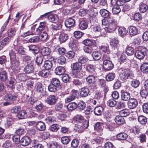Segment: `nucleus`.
Listing matches in <instances>:
<instances>
[{"mask_svg":"<svg viewBox=\"0 0 148 148\" xmlns=\"http://www.w3.org/2000/svg\"><path fill=\"white\" fill-rule=\"evenodd\" d=\"M58 88L55 86L52 85L51 83L48 87L49 90L51 92H55L58 90Z\"/></svg>","mask_w":148,"mask_h":148,"instance_id":"nucleus-59","label":"nucleus"},{"mask_svg":"<svg viewBox=\"0 0 148 148\" xmlns=\"http://www.w3.org/2000/svg\"><path fill=\"white\" fill-rule=\"evenodd\" d=\"M39 40V38L38 36H35L32 37L29 40V42L31 43H35L38 42Z\"/></svg>","mask_w":148,"mask_h":148,"instance_id":"nucleus-62","label":"nucleus"},{"mask_svg":"<svg viewBox=\"0 0 148 148\" xmlns=\"http://www.w3.org/2000/svg\"><path fill=\"white\" fill-rule=\"evenodd\" d=\"M118 32L119 34L122 36L126 35L127 33V31L124 27H121L118 29Z\"/></svg>","mask_w":148,"mask_h":148,"instance_id":"nucleus-43","label":"nucleus"},{"mask_svg":"<svg viewBox=\"0 0 148 148\" xmlns=\"http://www.w3.org/2000/svg\"><path fill=\"white\" fill-rule=\"evenodd\" d=\"M138 120L139 123L141 124H145L147 121L146 118L143 115H140L138 116Z\"/></svg>","mask_w":148,"mask_h":148,"instance_id":"nucleus-38","label":"nucleus"},{"mask_svg":"<svg viewBox=\"0 0 148 148\" xmlns=\"http://www.w3.org/2000/svg\"><path fill=\"white\" fill-rule=\"evenodd\" d=\"M16 99V96L14 95H12L10 94H7L5 95L4 97V99L8 101H14Z\"/></svg>","mask_w":148,"mask_h":148,"instance_id":"nucleus-33","label":"nucleus"},{"mask_svg":"<svg viewBox=\"0 0 148 148\" xmlns=\"http://www.w3.org/2000/svg\"><path fill=\"white\" fill-rule=\"evenodd\" d=\"M60 128L59 125L57 124H53L50 127V130L52 132H56Z\"/></svg>","mask_w":148,"mask_h":148,"instance_id":"nucleus-51","label":"nucleus"},{"mask_svg":"<svg viewBox=\"0 0 148 148\" xmlns=\"http://www.w3.org/2000/svg\"><path fill=\"white\" fill-rule=\"evenodd\" d=\"M28 77L26 74L21 73L18 74L17 79L20 82H24L27 79Z\"/></svg>","mask_w":148,"mask_h":148,"instance_id":"nucleus-16","label":"nucleus"},{"mask_svg":"<svg viewBox=\"0 0 148 148\" xmlns=\"http://www.w3.org/2000/svg\"><path fill=\"white\" fill-rule=\"evenodd\" d=\"M121 73L120 74V77L122 81H124L127 79L130 76V72L128 69H124L122 70H120V71H121Z\"/></svg>","mask_w":148,"mask_h":148,"instance_id":"nucleus-4","label":"nucleus"},{"mask_svg":"<svg viewBox=\"0 0 148 148\" xmlns=\"http://www.w3.org/2000/svg\"><path fill=\"white\" fill-rule=\"evenodd\" d=\"M77 104L75 102L69 103L67 106V109L70 110H73L75 109L77 107Z\"/></svg>","mask_w":148,"mask_h":148,"instance_id":"nucleus-42","label":"nucleus"},{"mask_svg":"<svg viewBox=\"0 0 148 148\" xmlns=\"http://www.w3.org/2000/svg\"><path fill=\"white\" fill-rule=\"evenodd\" d=\"M86 69L88 72L93 73L95 71V66L92 65L88 64L86 66Z\"/></svg>","mask_w":148,"mask_h":148,"instance_id":"nucleus-53","label":"nucleus"},{"mask_svg":"<svg viewBox=\"0 0 148 148\" xmlns=\"http://www.w3.org/2000/svg\"><path fill=\"white\" fill-rule=\"evenodd\" d=\"M141 71L144 73L148 72V63H143L140 66Z\"/></svg>","mask_w":148,"mask_h":148,"instance_id":"nucleus-40","label":"nucleus"},{"mask_svg":"<svg viewBox=\"0 0 148 148\" xmlns=\"http://www.w3.org/2000/svg\"><path fill=\"white\" fill-rule=\"evenodd\" d=\"M121 97L122 99L125 101H128L131 98L130 94L127 92H123L122 94Z\"/></svg>","mask_w":148,"mask_h":148,"instance_id":"nucleus-27","label":"nucleus"},{"mask_svg":"<svg viewBox=\"0 0 148 148\" xmlns=\"http://www.w3.org/2000/svg\"><path fill=\"white\" fill-rule=\"evenodd\" d=\"M112 18H109L107 19H103L102 21V25L106 27L108 26L109 23L112 22Z\"/></svg>","mask_w":148,"mask_h":148,"instance_id":"nucleus-39","label":"nucleus"},{"mask_svg":"<svg viewBox=\"0 0 148 148\" xmlns=\"http://www.w3.org/2000/svg\"><path fill=\"white\" fill-rule=\"evenodd\" d=\"M138 104V102L137 99L134 98L130 99L127 103V106L130 109L134 108L137 106Z\"/></svg>","mask_w":148,"mask_h":148,"instance_id":"nucleus-5","label":"nucleus"},{"mask_svg":"<svg viewBox=\"0 0 148 148\" xmlns=\"http://www.w3.org/2000/svg\"><path fill=\"white\" fill-rule=\"evenodd\" d=\"M115 122L117 124H121L124 122V119L123 117L121 116H117L115 118Z\"/></svg>","mask_w":148,"mask_h":148,"instance_id":"nucleus-25","label":"nucleus"},{"mask_svg":"<svg viewBox=\"0 0 148 148\" xmlns=\"http://www.w3.org/2000/svg\"><path fill=\"white\" fill-rule=\"evenodd\" d=\"M86 107V104L83 101H80L77 105V107L80 110H83Z\"/></svg>","mask_w":148,"mask_h":148,"instance_id":"nucleus-63","label":"nucleus"},{"mask_svg":"<svg viewBox=\"0 0 148 148\" xmlns=\"http://www.w3.org/2000/svg\"><path fill=\"white\" fill-rule=\"evenodd\" d=\"M146 49L145 47H140L135 53V56L138 59H143L145 55Z\"/></svg>","mask_w":148,"mask_h":148,"instance_id":"nucleus-2","label":"nucleus"},{"mask_svg":"<svg viewBox=\"0 0 148 148\" xmlns=\"http://www.w3.org/2000/svg\"><path fill=\"white\" fill-rule=\"evenodd\" d=\"M104 28L101 29L99 26H95L92 29V31L97 33V35L98 36L102 35V33L105 34L106 32H104Z\"/></svg>","mask_w":148,"mask_h":148,"instance_id":"nucleus-9","label":"nucleus"},{"mask_svg":"<svg viewBox=\"0 0 148 148\" xmlns=\"http://www.w3.org/2000/svg\"><path fill=\"white\" fill-rule=\"evenodd\" d=\"M25 49L26 50L32 51L34 54L37 53L38 52V47L34 45L27 46L25 47Z\"/></svg>","mask_w":148,"mask_h":148,"instance_id":"nucleus-11","label":"nucleus"},{"mask_svg":"<svg viewBox=\"0 0 148 148\" xmlns=\"http://www.w3.org/2000/svg\"><path fill=\"white\" fill-rule=\"evenodd\" d=\"M48 38V35L45 32H43L40 34L39 39L42 41H46Z\"/></svg>","mask_w":148,"mask_h":148,"instance_id":"nucleus-49","label":"nucleus"},{"mask_svg":"<svg viewBox=\"0 0 148 148\" xmlns=\"http://www.w3.org/2000/svg\"><path fill=\"white\" fill-rule=\"evenodd\" d=\"M93 58L96 60H99L101 56V54L98 51H94L92 53Z\"/></svg>","mask_w":148,"mask_h":148,"instance_id":"nucleus-28","label":"nucleus"},{"mask_svg":"<svg viewBox=\"0 0 148 148\" xmlns=\"http://www.w3.org/2000/svg\"><path fill=\"white\" fill-rule=\"evenodd\" d=\"M51 83L52 85L58 87L60 85V82L59 80L56 78H53L52 79Z\"/></svg>","mask_w":148,"mask_h":148,"instance_id":"nucleus-50","label":"nucleus"},{"mask_svg":"<svg viewBox=\"0 0 148 148\" xmlns=\"http://www.w3.org/2000/svg\"><path fill=\"white\" fill-rule=\"evenodd\" d=\"M68 35L64 33L61 34L59 36V40L61 42H65L68 39Z\"/></svg>","mask_w":148,"mask_h":148,"instance_id":"nucleus-30","label":"nucleus"},{"mask_svg":"<svg viewBox=\"0 0 148 148\" xmlns=\"http://www.w3.org/2000/svg\"><path fill=\"white\" fill-rule=\"evenodd\" d=\"M75 23V20L71 18H69L66 20L64 24L66 27L69 28L74 26Z\"/></svg>","mask_w":148,"mask_h":148,"instance_id":"nucleus-12","label":"nucleus"},{"mask_svg":"<svg viewBox=\"0 0 148 148\" xmlns=\"http://www.w3.org/2000/svg\"><path fill=\"white\" fill-rule=\"evenodd\" d=\"M77 92L76 91H74L72 92L70 95L68 96L66 99V100L68 102H70L75 99L76 96V94Z\"/></svg>","mask_w":148,"mask_h":148,"instance_id":"nucleus-22","label":"nucleus"},{"mask_svg":"<svg viewBox=\"0 0 148 148\" xmlns=\"http://www.w3.org/2000/svg\"><path fill=\"white\" fill-rule=\"evenodd\" d=\"M103 67L107 70H110L114 67V64L112 62L109 60H106L103 61Z\"/></svg>","mask_w":148,"mask_h":148,"instance_id":"nucleus-7","label":"nucleus"},{"mask_svg":"<svg viewBox=\"0 0 148 148\" xmlns=\"http://www.w3.org/2000/svg\"><path fill=\"white\" fill-rule=\"evenodd\" d=\"M147 6L144 3L141 4L139 6V11L142 13L146 12L147 10Z\"/></svg>","mask_w":148,"mask_h":148,"instance_id":"nucleus-48","label":"nucleus"},{"mask_svg":"<svg viewBox=\"0 0 148 148\" xmlns=\"http://www.w3.org/2000/svg\"><path fill=\"white\" fill-rule=\"evenodd\" d=\"M117 108L118 109H121L124 108L125 107V103L123 102L120 101L117 103Z\"/></svg>","mask_w":148,"mask_h":148,"instance_id":"nucleus-64","label":"nucleus"},{"mask_svg":"<svg viewBox=\"0 0 148 148\" xmlns=\"http://www.w3.org/2000/svg\"><path fill=\"white\" fill-rule=\"evenodd\" d=\"M8 78L7 74L5 71H1L0 72V79L3 81H5Z\"/></svg>","mask_w":148,"mask_h":148,"instance_id":"nucleus-24","label":"nucleus"},{"mask_svg":"<svg viewBox=\"0 0 148 148\" xmlns=\"http://www.w3.org/2000/svg\"><path fill=\"white\" fill-rule=\"evenodd\" d=\"M49 72L47 70H43L40 71L38 74L40 76L44 77H47L49 75Z\"/></svg>","mask_w":148,"mask_h":148,"instance_id":"nucleus-47","label":"nucleus"},{"mask_svg":"<svg viewBox=\"0 0 148 148\" xmlns=\"http://www.w3.org/2000/svg\"><path fill=\"white\" fill-rule=\"evenodd\" d=\"M44 66L47 70L50 69L52 66V63L50 60H46L45 62Z\"/></svg>","mask_w":148,"mask_h":148,"instance_id":"nucleus-34","label":"nucleus"},{"mask_svg":"<svg viewBox=\"0 0 148 148\" xmlns=\"http://www.w3.org/2000/svg\"><path fill=\"white\" fill-rule=\"evenodd\" d=\"M57 98L54 95H50L48 96L46 99V102L50 105L55 104L57 102Z\"/></svg>","mask_w":148,"mask_h":148,"instance_id":"nucleus-8","label":"nucleus"},{"mask_svg":"<svg viewBox=\"0 0 148 148\" xmlns=\"http://www.w3.org/2000/svg\"><path fill=\"white\" fill-rule=\"evenodd\" d=\"M45 125L44 123L42 121L38 122L36 124V129L40 131H43L45 129Z\"/></svg>","mask_w":148,"mask_h":148,"instance_id":"nucleus-15","label":"nucleus"},{"mask_svg":"<svg viewBox=\"0 0 148 148\" xmlns=\"http://www.w3.org/2000/svg\"><path fill=\"white\" fill-rule=\"evenodd\" d=\"M128 32L129 34L131 35H135L138 33V29L134 26H131L128 28Z\"/></svg>","mask_w":148,"mask_h":148,"instance_id":"nucleus-18","label":"nucleus"},{"mask_svg":"<svg viewBox=\"0 0 148 148\" xmlns=\"http://www.w3.org/2000/svg\"><path fill=\"white\" fill-rule=\"evenodd\" d=\"M15 133L19 136L24 134L25 133L24 129L23 127H20L18 129L16 130Z\"/></svg>","mask_w":148,"mask_h":148,"instance_id":"nucleus-60","label":"nucleus"},{"mask_svg":"<svg viewBox=\"0 0 148 148\" xmlns=\"http://www.w3.org/2000/svg\"><path fill=\"white\" fill-rule=\"evenodd\" d=\"M88 59L87 58L86 56H82L79 57L78 59L79 61V63L82 64L85 63L88 60Z\"/></svg>","mask_w":148,"mask_h":148,"instance_id":"nucleus-54","label":"nucleus"},{"mask_svg":"<svg viewBox=\"0 0 148 148\" xmlns=\"http://www.w3.org/2000/svg\"><path fill=\"white\" fill-rule=\"evenodd\" d=\"M66 62V59L64 57L61 56L58 58L57 59V62L59 64L64 65L65 64Z\"/></svg>","mask_w":148,"mask_h":148,"instance_id":"nucleus-45","label":"nucleus"},{"mask_svg":"<svg viewBox=\"0 0 148 148\" xmlns=\"http://www.w3.org/2000/svg\"><path fill=\"white\" fill-rule=\"evenodd\" d=\"M121 9L119 6H116L113 7L112 9V13L114 14H117L121 11Z\"/></svg>","mask_w":148,"mask_h":148,"instance_id":"nucleus-61","label":"nucleus"},{"mask_svg":"<svg viewBox=\"0 0 148 148\" xmlns=\"http://www.w3.org/2000/svg\"><path fill=\"white\" fill-rule=\"evenodd\" d=\"M134 53V49L131 47H128L126 49V53L128 55H132Z\"/></svg>","mask_w":148,"mask_h":148,"instance_id":"nucleus-58","label":"nucleus"},{"mask_svg":"<svg viewBox=\"0 0 148 148\" xmlns=\"http://www.w3.org/2000/svg\"><path fill=\"white\" fill-rule=\"evenodd\" d=\"M129 112L128 109H124L119 112V114L123 117L129 115Z\"/></svg>","mask_w":148,"mask_h":148,"instance_id":"nucleus-57","label":"nucleus"},{"mask_svg":"<svg viewBox=\"0 0 148 148\" xmlns=\"http://www.w3.org/2000/svg\"><path fill=\"white\" fill-rule=\"evenodd\" d=\"M86 80L90 84H94L95 82V77L92 75H89L86 78Z\"/></svg>","mask_w":148,"mask_h":148,"instance_id":"nucleus-41","label":"nucleus"},{"mask_svg":"<svg viewBox=\"0 0 148 148\" xmlns=\"http://www.w3.org/2000/svg\"><path fill=\"white\" fill-rule=\"evenodd\" d=\"M115 77V74L114 73H110L106 76V80L108 81L113 80Z\"/></svg>","mask_w":148,"mask_h":148,"instance_id":"nucleus-44","label":"nucleus"},{"mask_svg":"<svg viewBox=\"0 0 148 148\" xmlns=\"http://www.w3.org/2000/svg\"><path fill=\"white\" fill-rule=\"evenodd\" d=\"M110 45L113 48L115 49L119 47L120 45L119 44V41L116 39H114L110 41Z\"/></svg>","mask_w":148,"mask_h":148,"instance_id":"nucleus-19","label":"nucleus"},{"mask_svg":"<svg viewBox=\"0 0 148 148\" xmlns=\"http://www.w3.org/2000/svg\"><path fill=\"white\" fill-rule=\"evenodd\" d=\"M65 71V70L64 67L58 66L55 69V72L57 75H60L64 73Z\"/></svg>","mask_w":148,"mask_h":148,"instance_id":"nucleus-17","label":"nucleus"},{"mask_svg":"<svg viewBox=\"0 0 148 148\" xmlns=\"http://www.w3.org/2000/svg\"><path fill=\"white\" fill-rule=\"evenodd\" d=\"M30 141V139L28 137L25 136L22 138L20 140V142L22 145L26 146L29 144Z\"/></svg>","mask_w":148,"mask_h":148,"instance_id":"nucleus-14","label":"nucleus"},{"mask_svg":"<svg viewBox=\"0 0 148 148\" xmlns=\"http://www.w3.org/2000/svg\"><path fill=\"white\" fill-rule=\"evenodd\" d=\"M25 66L24 68V71L26 73H32L34 70V67L33 64L31 63L28 64Z\"/></svg>","mask_w":148,"mask_h":148,"instance_id":"nucleus-13","label":"nucleus"},{"mask_svg":"<svg viewBox=\"0 0 148 148\" xmlns=\"http://www.w3.org/2000/svg\"><path fill=\"white\" fill-rule=\"evenodd\" d=\"M103 110V108L101 106H98L96 107L94 109V112L96 115H100L101 114Z\"/></svg>","mask_w":148,"mask_h":148,"instance_id":"nucleus-26","label":"nucleus"},{"mask_svg":"<svg viewBox=\"0 0 148 148\" xmlns=\"http://www.w3.org/2000/svg\"><path fill=\"white\" fill-rule=\"evenodd\" d=\"M131 85L133 87L136 88L140 84V82L137 79H133L131 82Z\"/></svg>","mask_w":148,"mask_h":148,"instance_id":"nucleus-56","label":"nucleus"},{"mask_svg":"<svg viewBox=\"0 0 148 148\" xmlns=\"http://www.w3.org/2000/svg\"><path fill=\"white\" fill-rule=\"evenodd\" d=\"M77 125L78 131L81 132H83L88 127V121H85L83 123L81 124V125Z\"/></svg>","mask_w":148,"mask_h":148,"instance_id":"nucleus-10","label":"nucleus"},{"mask_svg":"<svg viewBox=\"0 0 148 148\" xmlns=\"http://www.w3.org/2000/svg\"><path fill=\"white\" fill-rule=\"evenodd\" d=\"M48 20L49 21L55 23L58 20V16L56 14H51L49 15L48 17Z\"/></svg>","mask_w":148,"mask_h":148,"instance_id":"nucleus-29","label":"nucleus"},{"mask_svg":"<svg viewBox=\"0 0 148 148\" xmlns=\"http://www.w3.org/2000/svg\"><path fill=\"white\" fill-rule=\"evenodd\" d=\"M116 104V101L113 99H110L107 102V105L110 107H114Z\"/></svg>","mask_w":148,"mask_h":148,"instance_id":"nucleus-55","label":"nucleus"},{"mask_svg":"<svg viewBox=\"0 0 148 148\" xmlns=\"http://www.w3.org/2000/svg\"><path fill=\"white\" fill-rule=\"evenodd\" d=\"M128 136L126 133H121L119 134L117 136V138L118 140H124Z\"/></svg>","mask_w":148,"mask_h":148,"instance_id":"nucleus-36","label":"nucleus"},{"mask_svg":"<svg viewBox=\"0 0 148 148\" xmlns=\"http://www.w3.org/2000/svg\"><path fill=\"white\" fill-rule=\"evenodd\" d=\"M104 126L102 123L97 122L95 124L94 127L95 129L99 132H101Z\"/></svg>","mask_w":148,"mask_h":148,"instance_id":"nucleus-20","label":"nucleus"},{"mask_svg":"<svg viewBox=\"0 0 148 148\" xmlns=\"http://www.w3.org/2000/svg\"><path fill=\"white\" fill-rule=\"evenodd\" d=\"M100 13L103 17L105 18L108 17L110 14V12L104 9L100 10Z\"/></svg>","mask_w":148,"mask_h":148,"instance_id":"nucleus-35","label":"nucleus"},{"mask_svg":"<svg viewBox=\"0 0 148 148\" xmlns=\"http://www.w3.org/2000/svg\"><path fill=\"white\" fill-rule=\"evenodd\" d=\"M34 30L35 28L34 27H32L30 30L24 33L23 34H21V36L22 37H25L29 35H32Z\"/></svg>","mask_w":148,"mask_h":148,"instance_id":"nucleus-37","label":"nucleus"},{"mask_svg":"<svg viewBox=\"0 0 148 148\" xmlns=\"http://www.w3.org/2000/svg\"><path fill=\"white\" fill-rule=\"evenodd\" d=\"M89 92V90L87 88H81L80 94L82 97H86L88 95Z\"/></svg>","mask_w":148,"mask_h":148,"instance_id":"nucleus-21","label":"nucleus"},{"mask_svg":"<svg viewBox=\"0 0 148 148\" xmlns=\"http://www.w3.org/2000/svg\"><path fill=\"white\" fill-rule=\"evenodd\" d=\"M51 52L50 49L47 47H44L41 50V52L44 56L49 55Z\"/></svg>","mask_w":148,"mask_h":148,"instance_id":"nucleus-31","label":"nucleus"},{"mask_svg":"<svg viewBox=\"0 0 148 148\" xmlns=\"http://www.w3.org/2000/svg\"><path fill=\"white\" fill-rule=\"evenodd\" d=\"M105 32H112L114 31L116 28V25L114 20L113 18L112 19V22L110 23L107 27L104 28Z\"/></svg>","mask_w":148,"mask_h":148,"instance_id":"nucleus-3","label":"nucleus"},{"mask_svg":"<svg viewBox=\"0 0 148 148\" xmlns=\"http://www.w3.org/2000/svg\"><path fill=\"white\" fill-rule=\"evenodd\" d=\"M88 25V23L86 21L83 20L80 22L79 27L82 30H84L87 28Z\"/></svg>","mask_w":148,"mask_h":148,"instance_id":"nucleus-23","label":"nucleus"},{"mask_svg":"<svg viewBox=\"0 0 148 148\" xmlns=\"http://www.w3.org/2000/svg\"><path fill=\"white\" fill-rule=\"evenodd\" d=\"M73 68L72 76L74 77L80 78L84 75L83 72L81 71L82 65L79 62L73 63L72 65Z\"/></svg>","mask_w":148,"mask_h":148,"instance_id":"nucleus-1","label":"nucleus"},{"mask_svg":"<svg viewBox=\"0 0 148 148\" xmlns=\"http://www.w3.org/2000/svg\"><path fill=\"white\" fill-rule=\"evenodd\" d=\"M16 31V29L14 28L9 29L8 32V36L11 38L13 36H15Z\"/></svg>","mask_w":148,"mask_h":148,"instance_id":"nucleus-46","label":"nucleus"},{"mask_svg":"<svg viewBox=\"0 0 148 148\" xmlns=\"http://www.w3.org/2000/svg\"><path fill=\"white\" fill-rule=\"evenodd\" d=\"M35 87L37 92L41 93L43 91L42 85L40 82H37L36 84Z\"/></svg>","mask_w":148,"mask_h":148,"instance_id":"nucleus-52","label":"nucleus"},{"mask_svg":"<svg viewBox=\"0 0 148 148\" xmlns=\"http://www.w3.org/2000/svg\"><path fill=\"white\" fill-rule=\"evenodd\" d=\"M12 64L11 68L15 72L18 71L19 69V62L16 59L11 61Z\"/></svg>","mask_w":148,"mask_h":148,"instance_id":"nucleus-6","label":"nucleus"},{"mask_svg":"<svg viewBox=\"0 0 148 148\" xmlns=\"http://www.w3.org/2000/svg\"><path fill=\"white\" fill-rule=\"evenodd\" d=\"M18 116L20 119H22L26 118L27 117V113L26 111L23 110L19 112Z\"/></svg>","mask_w":148,"mask_h":148,"instance_id":"nucleus-32","label":"nucleus"}]
</instances>
